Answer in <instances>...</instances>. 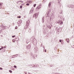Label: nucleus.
Wrapping results in <instances>:
<instances>
[{"instance_id": "f257e3e1", "label": "nucleus", "mask_w": 74, "mask_h": 74, "mask_svg": "<svg viewBox=\"0 0 74 74\" xmlns=\"http://www.w3.org/2000/svg\"><path fill=\"white\" fill-rule=\"evenodd\" d=\"M31 38H34L33 39V44L34 45H37V40L35 38H34V37H32Z\"/></svg>"}, {"instance_id": "f03ea898", "label": "nucleus", "mask_w": 74, "mask_h": 74, "mask_svg": "<svg viewBox=\"0 0 74 74\" xmlns=\"http://www.w3.org/2000/svg\"><path fill=\"white\" fill-rule=\"evenodd\" d=\"M57 23H58V24H60V25H63V21H62L59 20L57 21Z\"/></svg>"}, {"instance_id": "7ed1b4c3", "label": "nucleus", "mask_w": 74, "mask_h": 74, "mask_svg": "<svg viewBox=\"0 0 74 74\" xmlns=\"http://www.w3.org/2000/svg\"><path fill=\"white\" fill-rule=\"evenodd\" d=\"M38 48H37V47H35L34 49V51L35 52H37V51H38Z\"/></svg>"}, {"instance_id": "20e7f679", "label": "nucleus", "mask_w": 74, "mask_h": 74, "mask_svg": "<svg viewBox=\"0 0 74 74\" xmlns=\"http://www.w3.org/2000/svg\"><path fill=\"white\" fill-rule=\"evenodd\" d=\"M38 16V14H37V13H36L33 15V17L34 18L35 17V19H36Z\"/></svg>"}, {"instance_id": "39448f33", "label": "nucleus", "mask_w": 74, "mask_h": 74, "mask_svg": "<svg viewBox=\"0 0 74 74\" xmlns=\"http://www.w3.org/2000/svg\"><path fill=\"white\" fill-rule=\"evenodd\" d=\"M30 44L27 45L26 47V48H27V49H30Z\"/></svg>"}, {"instance_id": "423d86ee", "label": "nucleus", "mask_w": 74, "mask_h": 74, "mask_svg": "<svg viewBox=\"0 0 74 74\" xmlns=\"http://www.w3.org/2000/svg\"><path fill=\"white\" fill-rule=\"evenodd\" d=\"M41 4H40V5L38 6L37 7V8L36 9V10H37V9L38 8H41Z\"/></svg>"}, {"instance_id": "0eeeda50", "label": "nucleus", "mask_w": 74, "mask_h": 74, "mask_svg": "<svg viewBox=\"0 0 74 74\" xmlns=\"http://www.w3.org/2000/svg\"><path fill=\"white\" fill-rule=\"evenodd\" d=\"M69 6L70 7V8H74V5H69Z\"/></svg>"}, {"instance_id": "6e6552de", "label": "nucleus", "mask_w": 74, "mask_h": 74, "mask_svg": "<svg viewBox=\"0 0 74 74\" xmlns=\"http://www.w3.org/2000/svg\"><path fill=\"white\" fill-rule=\"evenodd\" d=\"M26 26H29V21H27L26 23Z\"/></svg>"}, {"instance_id": "1a4fd4ad", "label": "nucleus", "mask_w": 74, "mask_h": 74, "mask_svg": "<svg viewBox=\"0 0 74 74\" xmlns=\"http://www.w3.org/2000/svg\"><path fill=\"white\" fill-rule=\"evenodd\" d=\"M51 2H50L48 5V7L49 8H50V7H51Z\"/></svg>"}, {"instance_id": "9d476101", "label": "nucleus", "mask_w": 74, "mask_h": 74, "mask_svg": "<svg viewBox=\"0 0 74 74\" xmlns=\"http://www.w3.org/2000/svg\"><path fill=\"white\" fill-rule=\"evenodd\" d=\"M33 12V10L31 9L30 10V11L29 12V13L30 14H32V13Z\"/></svg>"}, {"instance_id": "9b49d317", "label": "nucleus", "mask_w": 74, "mask_h": 74, "mask_svg": "<svg viewBox=\"0 0 74 74\" xmlns=\"http://www.w3.org/2000/svg\"><path fill=\"white\" fill-rule=\"evenodd\" d=\"M16 57H17V56H16V55H13L12 56V58H16Z\"/></svg>"}, {"instance_id": "f8f14e48", "label": "nucleus", "mask_w": 74, "mask_h": 74, "mask_svg": "<svg viewBox=\"0 0 74 74\" xmlns=\"http://www.w3.org/2000/svg\"><path fill=\"white\" fill-rule=\"evenodd\" d=\"M44 17H43L42 18V23H44Z\"/></svg>"}, {"instance_id": "ddd939ff", "label": "nucleus", "mask_w": 74, "mask_h": 74, "mask_svg": "<svg viewBox=\"0 0 74 74\" xmlns=\"http://www.w3.org/2000/svg\"><path fill=\"white\" fill-rule=\"evenodd\" d=\"M32 32V29H29V30H28V32L30 33Z\"/></svg>"}, {"instance_id": "4468645a", "label": "nucleus", "mask_w": 74, "mask_h": 74, "mask_svg": "<svg viewBox=\"0 0 74 74\" xmlns=\"http://www.w3.org/2000/svg\"><path fill=\"white\" fill-rule=\"evenodd\" d=\"M51 26H52V25H50L49 27V29H51Z\"/></svg>"}, {"instance_id": "2eb2a0df", "label": "nucleus", "mask_w": 74, "mask_h": 74, "mask_svg": "<svg viewBox=\"0 0 74 74\" xmlns=\"http://www.w3.org/2000/svg\"><path fill=\"white\" fill-rule=\"evenodd\" d=\"M66 41L67 42H69V39H66Z\"/></svg>"}, {"instance_id": "dca6fc26", "label": "nucleus", "mask_w": 74, "mask_h": 74, "mask_svg": "<svg viewBox=\"0 0 74 74\" xmlns=\"http://www.w3.org/2000/svg\"><path fill=\"white\" fill-rule=\"evenodd\" d=\"M33 56L34 57L33 58H35L36 57V55H34Z\"/></svg>"}, {"instance_id": "f3484780", "label": "nucleus", "mask_w": 74, "mask_h": 74, "mask_svg": "<svg viewBox=\"0 0 74 74\" xmlns=\"http://www.w3.org/2000/svg\"><path fill=\"white\" fill-rule=\"evenodd\" d=\"M6 27V26H4L3 27V28L4 29H6V28H5Z\"/></svg>"}, {"instance_id": "a211bd4d", "label": "nucleus", "mask_w": 74, "mask_h": 74, "mask_svg": "<svg viewBox=\"0 0 74 74\" xmlns=\"http://www.w3.org/2000/svg\"><path fill=\"white\" fill-rule=\"evenodd\" d=\"M2 48H5L7 47V46H5L4 47H2Z\"/></svg>"}, {"instance_id": "6ab92c4d", "label": "nucleus", "mask_w": 74, "mask_h": 74, "mask_svg": "<svg viewBox=\"0 0 74 74\" xmlns=\"http://www.w3.org/2000/svg\"><path fill=\"white\" fill-rule=\"evenodd\" d=\"M9 71L10 73H12V71L11 70H10Z\"/></svg>"}, {"instance_id": "aec40b11", "label": "nucleus", "mask_w": 74, "mask_h": 74, "mask_svg": "<svg viewBox=\"0 0 74 74\" xmlns=\"http://www.w3.org/2000/svg\"><path fill=\"white\" fill-rule=\"evenodd\" d=\"M36 4H35L34 5V7H36Z\"/></svg>"}, {"instance_id": "412c9836", "label": "nucleus", "mask_w": 74, "mask_h": 74, "mask_svg": "<svg viewBox=\"0 0 74 74\" xmlns=\"http://www.w3.org/2000/svg\"><path fill=\"white\" fill-rule=\"evenodd\" d=\"M18 23L19 24H21V22L19 21H18Z\"/></svg>"}, {"instance_id": "4be33fe9", "label": "nucleus", "mask_w": 74, "mask_h": 74, "mask_svg": "<svg viewBox=\"0 0 74 74\" xmlns=\"http://www.w3.org/2000/svg\"><path fill=\"white\" fill-rule=\"evenodd\" d=\"M12 41H13V42H15V40L14 39H13Z\"/></svg>"}, {"instance_id": "5701e85b", "label": "nucleus", "mask_w": 74, "mask_h": 74, "mask_svg": "<svg viewBox=\"0 0 74 74\" xmlns=\"http://www.w3.org/2000/svg\"><path fill=\"white\" fill-rule=\"evenodd\" d=\"M3 48L2 47H1V48H0V51H1V49H3Z\"/></svg>"}, {"instance_id": "b1692460", "label": "nucleus", "mask_w": 74, "mask_h": 74, "mask_svg": "<svg viewBox=\"0 0 74 74\" xmlns=\"http://www.w3.org/2000/svg\"><path fill=\"white\" fill-rule=\"evenodd\" d=\"M14 68H16V65L14 66Z\"/></svg>"}, {"instance_id": "393cba45", "label": "nucleus", "mask_w": 74, "mask_h": 74, "mask_svg": "<svg viewBox=\"0 0 74 74\" xmlns=\"http://www.w3.org/2000/svg\"><path fill=\"white\" fill-rule=\"evenodd\" d=\"M20 8H22V5L20 6Z\"/></svg>"}, {"instance_id": "a878e982", "label": "nucleus", "mask_w": 74, "mask_h": 74, "mask_svg": "<svg viewBox=\"0 0 74 74\" xmlns=\"http://www.w3.org/2000/svg\"><path fill=\"white\" fill-rule=\"evenodd\" d=\"M17 26H16L15 27V29H17Z\"/></svg>"}, {"instance_id": "bb28decb", "label": "nucleus", "mask_w": 74, "mask_h": 74, "mask_svg": "<svg viewBox=\"0 0 74 74\" xmlns=\"http://www.w3.org/2000/svg\"><path fill=\"white\" fill-rule=\"evenodd\" d=\"M15 37V35H14V36H12V38H14V37Z\"/></svg>"}, {"instance_id": "cd10ccee", "label": "nucleus", "mask_w": 74, "mask_h": 74, "mask_svg": "<svg viewBox=\"0 0 74 74\" xmlns=\"http://www.w3.org/2000/svg\"><path fill=\"white\" fill-rule=\"evenodd\" d=\"M3 5V4L1 3H0V5Z\"/></svg>"}, {"instance_id": "c85d7f7f", "label": "nucleus", "mask_w": 74, "mask_h": 74, "mask_svg": "<svg viewBox=\"0 0 74 74\" xmlns=\"http://www.w3.org/2000/svg\"><path fill=\"white\" fill-rule=\"evenodd\" d=\"M26 5H29V3H27L26 4Z\"/></svg>"}, {"instance_id": "c756f323", "label": "nucleus", "mask_w": 74, "mask_h": 74, "mask_svg": "<svg viewBox=\"0 0 74 74\" xmlns=\"http://www.w3.org/2000/svg\"><path fill=\"white\" fill-rule=\"evenodd\" d=\"M46 25H47V27H49V25H47V24H46Z\"/></svg>"}, {"instance_id": "7c9ffc66", "label": "nucleus", "mask_w": 74, "mask_h": 74, "mask_svg": "<svg viewBox=\"0 0 74 74\" xmlns=\"http://www.w3.org/2000/svg\"><path fill=\"white\" fill-rule=\"evenodd\" d=\"M2 32V30H0V33H1Z\"/></svg>"}, {"instance_id": "2f4dec72", "label": "nucleus", "mask_w": 74, "mask_h": 74, "mask_svg": "<svg viewBox=\"0 0 74 74\" xmlns=\"http://www.w3.org/2000/svg\"><path fill=\"white\" fill-rule=\"evenodd\" d=\"M59 41H60V42H62V40H60Z\"/></svg>"}, {"instance_id": "473e14b6", "label": "nucleus", "mask_w": 74, "mask_h": 74, "mask_svg": "<svg viewBox=\"0 0 74 74\" xmlns=\"http://www.w3.org/2000/svg\"><path fill=\"white\" fill-rule=\"evenodd\" d=\"M0 70H3V68H0Z\"/></svg>"}, {"instance_id": "72a5a7b5", "label": "nucleus", "mask_w": 74, "mask_h": 74, "mask_svg": "<svg viewBox=\"0 0 74 74\" xmlns=\"http://www.w3.org/2000/svg\"><path fill=\"white\" fill-rule=\"evenodd\" d=\"M59 29H58V30H57V32H59Z\"/></svg>"}, {"instance_id": "f704fd0d", "label": "nucleus", "mask_w": 74, "mask_h": 74, "mask_svg": "<svg viewBox=\"0 0 74 74\" xmlns=\"http://www.w3.org/2000/svg\"><path fill=\"white\" fill-rule=\"evenodd\" d=\"M18 2H22V1H18Z\"/></svg>"}, {"instance_id": "c9c22d12", "label": "nucleus", "mask_w": 74, "mask_h": 74, "mask_svg": "<svg viewBox=\"0 0 74 74\" xmlns=\"http://www.w3.org/2000/svg\"><path fill=\"white\" fill-rule=\"evenodd\" d=\"M58 0V3H60V0Z\"/></svg>"}, {"instance_id": "e433bc0d", "label": "nucleus", "mask_w": 74, "mask_h": 74, "mask_svg": "<svg viewBox=\"0 0 74 74\" xmlns=\"http://www.w3.org/2000/svg\"><path fill=\"white\" fill-rule=\"evenodd\" d=\"M21 16H19V17H18V18H21Z\"/></svg>"}, {"instance_id": "4c0bfd02", "label": "nucleus", "mask_w": 74, "mask_h": 74, "mask_svg": "<svg viewBox=\"0 0 74 74\" xmlns=\"http://www.w3.org/2000/svg\"><path fill=\"white\" fill-rule=\"evenodd\" d=\"M45 52H47V51L46 50H45Z\"/></svg>"}, {"instance_id": "58836bf2", "label": "nucleus", "mask_w": 74, "mask_h": 74, "mask_svg": "<svg viewBox=\"0 0 74 74\" xmlns=\"http://www.w3.org/2000/svg\"><path fill=\"white\" fill-rule=\"evenodd\" d=\"M25 74H27V73H26V72H24Z\"/></svg>"}, {"instance_id": "ea45409f", "label": "nucleus", "mask_w": 74, "mask_h": 74, "mask_svg": "<svg viewBox=\"0 0 74 74\" xmlns=\"http://www.w3.org/2000/svg\"><path fill=\"white\" fill-rule=\"evenodd\" d=\"M37 67H38V65L37 66Z\"/></svg>"}, {"instance_id": "a19ab883", "label": "nucleus", "mask_w": 74, "mask_h": 74, "mask_svg": "<svg viewBox=\"0 0 74 74\" xmlns=\"http://www.w3.org/2000/svg\"><path fill=\"white\" fill-rule=\"evenodd\" d=\"M24 18H26V16H24Z\"/></svg>"}, {"instance_id": "79ce46f5", "label": "nucleus", "mask_w": 74, "mask_h": 74, "mask_svg": "<svg viewBox=\"0 0 74 74\" xmlns=\"http://www.w3.org/2000/svg\"><path fill=\"white\" fill-rule=\"evenodd\" d=\"M44 48V49H45V48L44 47H43Z\"/></svg>"}, {"instance_id": "37998d69", "label": "nucleus", "mask_w": 74, "mask_h": 74, "mask_svg": "<svg viewBox=\"0 0 74 74\" xmlns=\"http://www.w3.org/2000/svg\"><path fill=\"white\" fill-rule=\"evenodd\" d=\"M16 55H17V56H18V54H16Z\"/></svg>"}, {"instance_id": "c03bdc74", "label": "nucleus", "mask_w": 74, "mask_h": 74, "mask_svg": "<svg viewBox=\"0 0 74 74\" xmlns=\"http://www.w3.org/2000/svg\"><path fill=\"white\" fill-rule=\"evenodd\" d=\"M31 55H32V56H32L33 55H32V54H31Z\"/></svg>"}, {"instance_id": "a18cd8bd", "label": "nucleus", "mask_w": 74, "mask_h": 74, "mask_svg": "<svg viewBox=\"0 0 74 74\" xmlns=\"http://www.w3.org/2000/svg\"><path fill=\"white\" fill-rule=\"evenodd\" d=\"M14 23H13V24L14 25Z\"/></svg>"}, {"instance_id": "49530a36", "label": "nucleus", "mask_w": 74, "mask_h": 74, "mask_svg": "<svg viewBox=\"0 0 74 74\" xmlns=\"http://www.w3.org/2000/svg\"><path fill=\"white\" fill-rule=\"evenodd\" d=\"M62 12L61 13V14H62Z\"/></svg>"}, {"instance_id": "de8ad7c7", "label": "nucleus", "mask_w": 74, "mask_h": 74, "mask_svg": "<svg viewBox=\"0 0 74 74\" xmlns=\"http://www.w3.org/2000/svg\"><path fill=\"white\" fill-rule=\"evenodd\" d=\"M51 21V20H50V21Z\"/></svg>"}, {"instance_id": "09e8293b", "label": "nucleus", "mask_w": 74, "mask_h": 74, "mask_svg": "<svg viewBox=\"0 0 74 74\" xmlns=\"http://www.w3.org/2000/svg\"><path fill=\"white\" fill-rule=\"evenodd\" d=\"M64 19L63 18V20H64Z\"/></svg>"}, {"instance_id": "8fccbe9b", "label": "nucleus", "mask_w": 74, "mask_h": 74, "mask_svg": "<svg viewBox=\"0 0 74 74\" xmlns=\"http://www.w3.org/2000/svg\"><path fill=\"white\" fill-rule=\"evenodd\" d=\"M57 28V27H56V28Z\"/></svg>"}]
</instances>
